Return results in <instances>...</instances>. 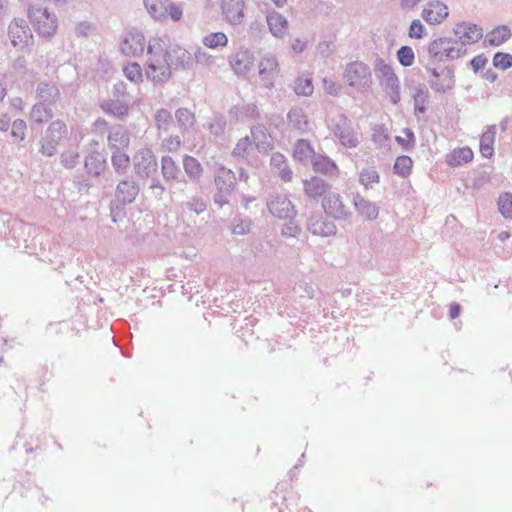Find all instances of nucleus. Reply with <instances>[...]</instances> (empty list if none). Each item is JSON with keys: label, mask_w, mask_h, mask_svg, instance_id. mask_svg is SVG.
I'll use <instances>...</instances> for the list:
<instances>
[{"label": "nucleus", "mask_w": 512, "mask_h": 512, "mask_svg": "<svg viewBox=\"0 0 512 512\" xmlns=\"http://www.w3.org/2000/svg\"><path fill=\"white\" fill-rule=\"evenodd\" d=\"M135 174L139 178H149L157 171V159L148 146L136 151L132 159Z\"/></svg>", "instance_id": "nucleus-7"}, {"label": "nucleus", "mask_w": 512, "mask_h": 512, "mask_svg": "<svg viewBox=\"0 0 512 512\" xmlns=\"http://www.w3.org/2000/svg\"><path fill=\"white\" fill-rule=\"evenodd\" d=\"M58 143L59 142L57 141L47 139L46 137H44L41 141L40 152L45 156L51 157L56 154Z\"/></svg>", "instance_id": "nucleus-64"}, {"label": "nucleus", "mask_w": 512, "mask_h": 512, "mask_svg": "<svg viewBox=\"0 0 512 512\" xmlns=\"http://www.w3.org/2000/svg\"><path fill=\"white\" fill-rule=\"evenodd\" d=\"M402 133L404 136H396V141L405 149L409 150L415 145V135L409 128H405Z\"/></svg>", "instance_id": "nucleus-61"}, {"label": "nucleus", "mask_w": 512, "mask_h": 512, "mask_svg": "<svg viewBox=\"0 0 512 512\" xmlns=\"http://www.w3.org/2000/svg\"><path fill=\"white\" fill-rule=\"evenodd\" d=\"M181 147V139L177 135L166 137L161 142V148L168 152H176Z\"/></svg>", "instance_id": "nucleus-62"}, {"label": "nucleus", "mask_w": 512, "mask_h": 512, "mask_svg": "<svg viewBox=\"0 0 512 512\" xmlns=\"http://www.w3.org/2000/svg\"><path fill=\"white\" fill-rule=\"evenodd\" d=\"M266 22L270 33L275 37L282 39L288 31V20L277 11H270L266 15Z\"/></svg>", "instance_id": "nucleus-23"}, {"label": "nucleus", "mask_w": 512, "mask_h": 512, "mask_svg": "<svg viewBox=\"0 0 512 512\" xmlns=\"http://www.w3.org/2000/svg\"><path fill=\"white\" fill-rule=\"evenodd\" d=\"M313 169L317 173L324 174L329 177H337L339 169L336 163L327 156L315 155L311 161Z\"/></svg>", "instance_id": "nucleus-25"}, {"label": "nucleus", "mask_w": 512, "mask_h": 512, "mask_svg": "<svg viewBox=\"0 0 512 512\" xmlns=\"http://www.w3.org/2000/svg\"><path fill=\"white\" fill-rule=\"evenodd\" d=\"M327 187V183L319 177H312L304 181V191L309 198L325 196Z\"/></svg>", "instance_id": "nucleus-32"}, {"label": "nucleus", "mask_w": 512, "mask_h": 512, "mask_svg": "<svg viewBox=\"0 0 512 512\" xmlns=\"http://www.w3.org/2000/svg\"><path fill=\"white\" fill-rule=\"evenodd\" d=\"M372 141L378 148L390 146V137L384 125H375L372 130Z\"/></svg>", "instance_id": "nucleus-47"}, {"label": "nucleus", "mask_w": 512, "mask_h": 512, "mask_svg": "<svg viewBox=\"0 0 512 512\" xmlns=\"http://www.w3.org/2000/svg\"><path fill=\"white\" fill-rule=\"evenodd\" d=\"M449 16L448 6L440 0L429 1L421 12L422 19L429 25H439Z\"/></svg>", "instance_id": "nucleus-15"}, {"label": "nucleus", "mask_w": 512, "mask_h": 512, "mask_svg": "<svg viewBox=\"0 0 512 512\" xmlns=\"http://www.w3.org/2000/svg\"><path fill=\"white\" fill-rule=\"evenodd\" d=\"M183 168L186 175L192 181H197L202 176L203 168L200 162L190 155H185L183 157Z\"/></svg>", "instance_id": "nucleus-37"}, {"label": "nucleus", "mask_w": 512, "mask_h": 512, "mask_svg": "<svg viewBox=\"0 0 512 512\" xmlns=\"http://www.w3.org/2000/svg\"><path fill=\"white\" fill-rule=\"evenodd\" d=\"M222 14L227 22L232 25L240 24L244 14V0H222Z\"/></svg>", "instance_id": "nucleus-21"}, {"label": "nucleus", "mask_w": 512, "mask_h": 512, "mask_svg": "<svg viewBox=\"0 0 512 512\" xmlns=\"http://www.w3.org/2000/svg\"><path fill=\"white\" fill-rule=\"evenodd\" d=\"M498 208L502 216L506 219H512V194L503 193L498 199Z\"/></svg>", "instance_id": "nucleus-55"}, {"label": "nucleus", "mask_w": 512, "mask_h": 512, "mask_svg": "<svg viewBox=\"0 0 512 512\" xmlns=\"http://www.w3.org/2000/svg\"><path fill=\"white\" fill-rule=\"evenodd\" d=\"M124 75L133 83L143 80L142 67L137 62L129 63L123 68Z\"/></svg>", "instance_id": "nucleus-54"}, {"label": "nucleus", "mask_w": 512, "mask_h": 512, "mask_svg": "<svg viewBox=\"0 0 512 512\" xmlns=\"http://www.w3.org/2000/svg\"><path fill=\"white\" fill-rule=\"evenodd\" d=\"M29 116L31 121L42 124L53 117V112L45 103L39 102L32 107Z\"/></svg>", "instance_id": "nucleus-40"}, {"label": "nucleus", "mask_w": 512, "mask_h": 512, "mask_svg": "<svg viewBox=\"0 0 512 512\" xmlns=\"http://www.w3.org/2000/svg\"><path fill=\"white\" fill-rule=\"evenodd\" d=\"M37 97L40 102L51 104L59 97V90L55 85L42 82L37 87Z\"/></svg>", "instance_id": "nucleus-42"}, {"label": "nucleus", "mask_w": 512, "mask_h": 512, "mask_svg": "<svg viewBox=\"0 0 512 512\" xmlns=\"http://www.w3.org/2000/svg\"><path fill=\"white\" fill-rule=\"evenodd\" d=\"M207 128L213 136L220 137L224 134L226 120L222 115H214L210 119Z\"/></svg>", "instance_id": "nucleus-53"}, {"label": "nucleus", "mask_w": 512, "mask_h": 512, "mask_svg": "<svg viewBox=\"0 0 512 512\" xmlns=\"http://www.w3.org/2000/svg\"><path fill=\"white\" fill-rule=\"evenodd\" d=\"M185 206L189 211L197 215L202 214L207 208L206 202L200 196H192L187 200Z\"/></svg>", "instance_id": "nucleus-59"}, {"label": "nucleus", "mask_w": 512, "mask_h": 512, "mask_svg": "<svg viewBox=\"0 0 512 512\" xmlns=\"http://www.w3.org/2000/svg\"><path fill=\"white\" fill-rule=\"evenodd\" d=\"M147 44L145 36L140 30L130 29L122 36L120 50L125 56L138 57L143 55Z\"/></svg>", "instance_id": "nucleus-10"}, {"label": "nucleus", "mask_w": 512, "mask_h": 512, "mask_svg": "<svg viewBox=\"0 0 512 512\" xmlns=\"http://www.w3.org/2000/svg\"><path fill=\"white\" fill-rule=\"evenodd\" d=\"M175 118L181 133L189 132L196 123L195 114L188 108H179L175 112Z\"/></svg>", "instance_id": "nucleus-33"}, {"label": "nucleus", "mask_w": 512, "mask_h": 512, "mask_svg": "<svg viewBox=\"0 0 512 512\" xmlns=\"http://www.w3.org/2000/svg\"><path fill=\"white\" fill-rule=\"evenodd\" d=\"M315 155V151L309 141L300 139L296 142L293 151V157L296 161L307 164L313 160Z\"/></svg>", "instance_id": "nucleus-29"}, {"label": "nucleus", "mask_w": 512, "mask_h": 512, "mask_svg": "<svg viewBox=\"0 0 512 512\" xmlns=\"http://www.w3.org/2000/svg\"><path fill=\"white\" fill-rule=\"evenodd\" d=\"M253 143L259 151H266L272 144V138L262 125L251 127Z\"/></svg>", "instance_id": "nucleus-31"}, {"label": "nucleus", "mask_w": 512, "mask_h": 512, "mask_svg": "<svg viewBox=\"0 0 512 512\" xmlns=\"http://www.w3.org/2000/svg\"><path fill=\"white\" fill-rule=\"evenodd\" d=\"M496 136V127L489 126L480 138V152L482 156L490 158L494 153V141Z\"/></svg>", "instance_id": "nucleus-36"}, {"label": "nucleus", "mask_w": 512, "mask_h": 512, "mask_svg": "<svg viewBox=\"0 0 512 512\" xmlns=\"http://www.w3.org/2000/svg\"><path fill=\"white\" fill-rule=\"evenodd\" d=\"M216 192L213 196L214 203L222 208L229 203V197L236 186L235 173L224 166H220L214 173Z\"/></svg>", "instance_id": "nucleus-4"}, {"label": "nucleus", "mask_w": 512, "mask_h": 512, "mask_svg": "<svg viewBox=\"0 0 512 512\" xmlns=\"http://www.w3.org/2000/svg\"><path fill=\"white\" fill-rule=\"evenodd\" d=\"M322 206L327 215L337 220L347 219L351 215L349 209L344 205L340 194L336 192L325 194Z\"/></svg>", "instance_id": "nucleus-14"}, {"label": "nucleus", "mask_w": 512, "mask_h": 512, "mask_svg": "<svg viewBox=\"0 0 512 512\" xmlns=\"http://www.w3.org/2000/svg\"><path fill=\"white\" fill-rule=\"evenodd\" d=\"M293 89L299 96H310L314 90L311 78L305 75L297 77Z\"/></svg>", "instance_id": "nucleus-48"}, {"label": "nucleus", "mask_w": 512, "mask_h": 512, "mask_svg": "<svg viewBox=\"0 0 512 512\" xmlns=\"http://www.w3.org/2000/svg\"><path fill=\"white\" fill-rule=\"evenodd\" d=\"M66 132V125L62 121L56 120L49 125L45 137L47 139L59 142L62 139V137H64Z\"/></svg>", "instance_id": "nucleus-52"}, {"label": "nucleus", "mask_w": 512, "mask_h": 512, "mask_svg": "<svg viewBox=\"0 0 512 512\" xmlns=\"http://www.w3.org/2000/svg\"><path fill=\"white\" fill-rule=\"evenodd\" d=\"M229 116L236 121H246L257 118L259 111L255 103L238 104L231 107Z\"/></svg>", "instance_id": "nucleus-26"}, {"label": "nucleus", "mask_w": 512, "mask_h": 512, "mask_svg": "<svg viewBox=\"0 0 512 512\" xmlns=\"http://www.w3.org/2000/svg\"><path fill=\"white\" fill-rule=\"evenodd\" d=\"M138 193V183L133 179L126 178L117 184L115 200L122 205L131 204L136 199Z\"/></svg>", "instance_id": "nucleus-18"}, {"label": "nucleus", "mask_w": 512, "mask_h": 512, "mask_svg": "<svg viewBox=\"0 0 512 512\" xmlns=\"http://www.w3.org/2000/svg\"><path fill=\"white\" fill-rule=\"evenodd\" d=\"M429 73L428 84L432 90L439 93H445L451 90L455 85L454 71L448 66L430 67L426 66Z\"/></svg>", "instance_id": "nucleus-8"}, {"label": "nucleus", "mask_w": 512, "mask_h": 512, "mask_svg": "<svg viewBox=\"0 0 512 512\" xmlns=\"http://www.w3.org/2000/svg\"><path fill=\"white\" fill-rule=\"evenodd\" d=\"M511 36L509 28L505 25L495 28L489 35L488 41L491 45L499 46L507 41Z\"/></svg>", "instance_id": "nucleus-50"}, {"label": "nucleus", "mask_w": 512, "mask_h": 512, "mask_svg": "<svg viewBox=\"0 0 512 512\" xmlns=\"http://www.w3.org/2000/svg\"><path fill=\"white\" fill-rule=\"evenodd\" d=\"M143 2L147 12L154 19L170 16L173 21H179L182 18V7L169 0H143Z\"/></svg>", "instance_id": "nucleus-9"}, {"label": "nucleus", "mask_w": 512, "mask_h": 512, "mask_svg": "<svg viewBox=\"0 0 512 512\" xmlns=\"http://www.w3.org/2000/svg\"><path fill=\"white\" fill-rule=\"evenodd\" d=\"M473 159V151L469 147L454 149L447 155L446 162L449 166L457 167L468 163Z\"/></svg>", "instance_id": "nucleus-34"}, {"label": "nucleus", "mask_w": 512, "mask_h": 512, "mask_svg": "<svg viewBox=\"0 0 512 512\" xmlns=\"http://www.w3.org/2000/svg\"><path fill=\"white\" fill-rule=\"evenodd\" d=\"M344 80L358 92L367 91L372 84V74L369 66L360 61L347 64L344 71Z\"/></svg>", "instance_id": "nucleus-5"}, {"label": "nucleus", "mask_w": 512, "mask_h": 512, "mask_svg": "<svg viewBox=\"0 0 512 512\" xmlns=\"http://www.w3.org/2000/svg\"><path fill=\"white\" fill-rule=\"evenodd\" d=\"M108 145L112 151L128 148L130 145V132L121 125L112 127L108 134Z\"/></svg>", "instance_id": "nucleus-24"}, {"label": "nucleus", "mask_w": 512, "mask_h": 512, "mask_svg": "<svg viewBox=\"0 0 512 512\" xmlns=\"http://www.w3.org/2000/svg\"><path fill=\"white\" fill-rule=\"evenodd\" d=\"M145 75L154 84H163L170 79L172 69L166 52L165 36H155L148 41Z\"/></svg>", "instance_id": "nucleus-1"}, {"label": "nucleus", "mask_w": 512, "mask_h": 512, "mask_svg": "<svg viewBox=\"0 0 512 512\" xmlns=\"http://www.w3.org/2000/svg\"><path fill=\"white\" fill-rule=\"evenodd\" d=\"M258 69L263 86L267 89H272L280 73V66L276 56L271 53L265 54L259 61Z\"/></svg>", "instance_id": "nucleus-11"}, {"label": "nucleus", "mask_w": 512, "mask_h": 512, "mask_svg": "<svg viewBox=\"0 0 512 512\" xmlns=\"http://www.w3.org/2000/svg\"><path fill=\"white\" fill-rule=\"evenodd\" d=\"M166 52L169 63H171V69H187L192 62L191 53L181 46H169L166 42Z\"/></svg>", "instance_id": "nucleus-20"}, {"label": "nucleus", "mask_w": 512, "mask_h": 512, "mask_svg": "<svg viewBox=\"0 0 512 512\" xmlns=\"http://www.w3.org/2000/svg\"><path fill=\"white\" fill-rule=\"evenodd\" d=\"M412 165L413 161L409 156H399L393 166L394 173L401 177H407L411 173Z\"/></svg>", "instance_id": "nucleus-51"}, {"label": "nucleus", "mask_w": 512, "mask_h": 512, "mask_svg": "<svg viewBox=\"0 0 512 512\" xmlns=\"http://www.w3.org/2000/svg\"><path fill=\"white\" fill-rule=\"evenodd\" d=\"M84 165L89 175L99 176L106 168V159L102 153L93 151L86 157Z\"/></svg>", "instance_id": "nucleus-27"}, {"label": "nucleus", "mask_w": 512, "mask_h": 512, "mask_svg": "<svg viewBox=\"0 0 512 512\" xmlns=\"http://www.w3.org/2000/svg\"><path fill=\"white\" fill-rule=\"evenodd\" d=\"M287 119L289 124L300 132H304L308 127L307 116L302 108L294 107L290 109L287 114Z\"/></svg>", "instance_id": "nucleus-38"}, {"label": "nucleus", "mask_w": 512, "mask_h": 512, "mask_svg": "<svg viewBox=\"0 0 512 512\" xmlns=\"http://www.w3.org/2000/svg\"><path fill=\"white\" fill-rule=\"evenodd\" d=\"M427 51L431 59L438 62L453 61L463 57L467 50L462 49V43H458L455 38L440 37L432 40Z\"/></svg>", "instance_id": "nucleus-3"}, {"label": "nucleus", "mask_w": 512, "mask_h": 512, "mask_svg": "<svg viewBox=\"0 0 512 512\" xmlns=\"http://www.w3.org/2000/svg\"><path fill=\"white\" fill-rule=\"evenodd\" d=\"M351 125V121L341 112L332 114L327 119V126L336 136Z\"/></svg>", "instance_id": "nucleus-43"}, {"label": "nucleus", "mask_w": 512, "mask_h": 512, "mask_svg": "<svg viewBox=\"0 0 512 512\" xmlns=\"http://www.w3.org/2000/svg\"><path fill=\"white\" fill-rule=\"evenodd\" d=\"M11 136L15 142L23 141L26 137L27 125L22 119H16L11 124Z\"/></svg>", "instance_id": "nucleus-58"}, {"label": "nucleus", "mask_w": 512, "mask_h": 512, "mask_svg": "<svg viewBox=\"0 0 512 512\" xmlns=\"http://www.w3.org/2000/svg\"><path fill=\"white\" fill-rule=\"evenodd\" d=\"M414 113L415 115L424 114L429 103V90L424 84H418L413 89Z\"/></svg>", "instance_id": "nucleus-28"}, {"label": "nucleus", "mask_w": 512, "mask_h": 512, "mask_svg": "<svg viewBox=\"0 0 512 512\" xmlns=\"http://www.w3.org/2000/svg\"><path fill=\"white\" fill-rule=\"evenodd\" d=\"M453 33L456 41L462 43V49H466V45L478 42L483 36L482 29L470 22L457 23L453 28Z\"/></svg>", "instance_id": "nucleus-13"}, {"label": "nucleus", "mask_w": 512, "mask_h": 512, "mask_svg": "<svg viewBox=\"0 0 512 512\" xmlns=\"http://www.w3.org/2000/svg\"><path fill=\"white\" fill-rule=\"evenodd\" d=\"M155 125L159 132H168L173 124V117L167 109H159L154 115Z\"/></svg>", "instance_id": "nucleus-45"}, {"label": "nucleus", "mask_w": 512, "mask_h": 512, "mask_svg": "<svg viewBox=\"0 0 512 512\" xmlns=\"http://www.w3.org/2000/svg\"><path fill=\"white\" fill-rule=\"evenodd\" d=\"M307 229L313 235L320 237H330L337 232L334 222L321 215L311 216L307 223Z\"/></svg>", "instance_id": "nucleus-19"}, {"label": "nucleus", "mask_w": 512, "mask_h": 512, "mask_svg": "<svg viewBox=\"0 0 512 512\" xmlns=\"http://www.w3.org/2000/svg\"><path fill=\"white\" fill-rule=\"evenodd\" d=\"M8 35L14 47L24 48L30 44L33 35L24 19L15 18L8 27Z\"/></svg>", "instance_id": "nucleus-12"}, {"label": "nucleus", "mask_w": 512, "mask_h": 512, "mask_svg": "<svg viewBox=\"0 0 512 512\" xmlns=\"http://www.w3.org/2000/svg\"><path fill=\"white\" fill-rule=\"evenodd\" d=\"M374 72L389 102L397 105L401 101V85L392 65L383 58L377 57L374 61Z\"/></svg>", "instance_id": "nucleus-2"}, {"label": "nucleus", "mask_w": 512, "mask_h": 512, "mask_svg": "<svg viewBox=\"0 0 512 512\" xmlns=\"http://www.w3.org/2000/svg\"><path fill=\"white\" fill-rule=\"evenodd\" d=\"M493 65L494 67L502 70L512 67V55L509 53L497 52L493 57Z\"/></svg>", "instance_id": "nucleus-60"}, {"label": "nucleus", "mask_w": 512, "mask_h": 512, "mask_svg": "<svg viewBox=\"0 0 512 512\" xmlns=\"http://www.w3.org/2000/svg\"><path fill=\"white\" fill-rule=\"evenodd\" d=\"M270 213L279 219H292L296 209L285 194H277L268 202Z\"/></svg>", "instance_id": "nucleus-16"}, {"label": "nucleus", "mask_w": 512, "mask_h": 512, "mask_svg": "<svg viewBox=\"0 0 512 512\" xmlns=\"http://www.w3.org/2000/svg\"><path fill=\"white\" fill-rule=\"evenodd\" d=\"M79 158L80 155L77 150L68 149L61 154L60 161L64 167L72 169L79 163Z\"/></svg>", "instance_id": "nucleus-57"}, {"label": "nucleus", "mask_w": 512, "mask_h": 512, "mask_svg": "<svg viewBox=\"0 0 512 512\" xmlns=\"http://www.w3.org/2000/svg\"><path fill=\"white\" fill-rule=\"evenodd\" d=\"M29 18L36 32L45 38H51L57 30L58 20L54 13H50L47 8L31 7L29 9Z\"/></svg>", "instance_id": "nucleus-6"}, {"label": "nucleus", "mask_w": 512, "mask_h": 512, "mask_svg": "<svg viewBox=\"0 0 512 512\" xmlns=\"http://www.w3.org/2000/svg\"><path fill=\"white\" fill-rule=\"evenodd\" d=\"M353 205L357 213L368 221L377 219L379 215L378 205L359 193L353 196Z\"/></svg>", "instance_id": "nucleus-22"}, {"label": "nucleus", "mask_w": 512, "mask_h": 512, "mask_svg": "<svg viewBox=\"0 0 512 512\" xmlns=\"http://www.w3.org/2000/svg\"><path fill=\"white\" fill-rule=\"evenodd\" d=\"M202 43L208 48L216 49L226 46L228 38L223 32H214L204 36Z\"/></svg>", "instance_id": "nucleus-49"}, {"label": "nucleus", "mask_w": 512, "mask_h": 512, "mask_svg": "<svg viewBox=\"0 0 512 512\" xmlns=\"http://www.w3.org/2000/svg\"><path fill=\"white\" fill-rule=\"evenodd\" d=\"M254 143L249 136H245L236 143L232 156L240 159H247V156L253 151Z\"/></svg>", "instance_id": "nucleus-46"}, {"label": "nucleus", "mask_w": 512, "mask_h": 512, "mask_svg": "<svg viewBox=\"0 0 512 512\" xmlns=\"http://www.w3.org/2000/svg\"><path fill=\"white\" fill-rule=\"evenodd\" d=\"M340 144L348 149L356 148L360 144L358 133L352 127V124L336 135Z\"/></svg>", "instance_id": "nucleus-44"}, {"label": "nucleus", "mask_w": 512, "mask_h": 512, "mask_svg": "<svg viewBox=\"0 0 512 512\" xmlns=\"http://www.w3.org/2000/svg\"><path fill=\"white\" fill-rule=\"evenodd\" d=\"M425 26L419 19H415L411 22L408 35L413 39H421L425 36Z\"/></svg>", "instance_id": "nucleus-63"}, {"label": "nucleus", "mask_w": 512, "mask_h": 512, "mask_svg": "<svg viewBox=\"0 0 512 512\" xmlns=\"http://www.w3.org/2000/svg\"><path fill=\"white\" fill-rule=\"evenodd\" d=\"M161 173L166 181L176 180L180 174V168L170 156L161 158Z\"/></svg>", "instance_id": "nucleus-39"}, {"label": "nucleus", "mask_w": 512, "mask_h": 512, "mask_svg": "<svg viewBox=\"0 0 512 512\" xmlns=\"http://www.w3.org/2000/svg\"><path fill=\"white\" fill-rule=\"evenodd\" d=\"M397 60L404 67H411L415 62V53L410 46H402L397 51Z\"/></svg>", "instance_id": "nucleus-56"}, {"label": "nucleus", "mask_w": 512, "mask_h": 512, "mask_svg": "<svg viewBox=\"0 0 512 512\" xmlns=\"http://www.w3.org/2000/svg\"><path fill=\"white\" fill-rule=\"evenodd\" d=\"M111 164L118 175H123L129 168L130 157L123 150L112 151Z\"/></svg>", "instance_id": "nucleus-41"}, {"label": "nucleus", "mask_w": 512, "mask_h": 512, "mask_svg": "<svg viewBox=\"0 0 512 512\" xmlns=\"http://www.w3.org/2000/svg\"><path fill=\"white\" fill-rule=\"evenodd\" d=\"M229 64L237 75H246L254 66V56L248 49H239L230 56Z\"/></svg>", "instance_id": "nucleus-17"}, {"label": "nucleus", "mask_w": 512, "mask_h": 512, "mask_svg": "<svg viewBox=\"0 0 512 512\" xmlns=\"http://www.w3.org/2000/svg\"><path fill=\"white\" fill-rule=\"evenodd\" d=\"M358 182L365 190H371L380 182V175L374 166H367L358 172Z\"/></svg>", "instance_id": "nucleus-30"}, {"label": "nucleus", "mask_w": 512, "mask_h": 512, "mask_svg": "<svg viewBox=\"0 0 512 512\" xmlns=\"http://www.w3.org/2000/svg\"><path fill=\"white\" fill-rule=\"evenodd\" d=\"M103 112L124 119L128 115V105L119 100H106L101 103Z\"/></svg>", "instance_id": "nucleus-35"}]
</instances>
